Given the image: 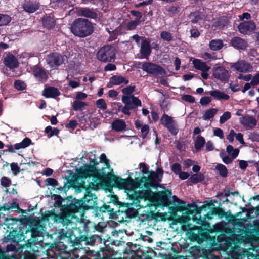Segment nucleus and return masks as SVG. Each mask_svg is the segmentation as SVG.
I'll use <instances>...</instances> for the list:
<instances>
[{"instance_id": "f257e3e1", "label": "nucleus", "mask_w": 259, "mask_h": 259, "mask_svg": "<svg viewBox=\"0 0 259 259\" xmlns=\"http://www.w3.org/2000/svg\"><path fill=\"white\" fill-rule=\"evenodd\" d=\"M101 182L100 178L91 175L90 172L88 171L82 184L86 191L83 199L71 203L61 213L54 216L55 222L65 226L60 232V239L63 241V243L66 242L72 246L74 245V241L76 237L73 234V230L77 231L81 236L84 235L83 234L87 231V226L84 223L79 221V217H82L83 209L93 208L97 205V197L91 190H98Z\"/></svg>"}, {"instance_id": "f03ea898", "label": "nucleus", "mask_w": 259, "mask_h": 259, "mask_svg": "<svg viewBox=\"0 0 259 259\" xmlns=\"http://www.w3.org/2000/svg\"><path fill=\"white\" fill-rule=\"evenodd\" d=\"M139 166L142 168V172L147 174V176L136 178L130 182L125 179L121 180L123 186L127 190V195L132 200L127 213L133 217L138 213V210L141 208L152 205L151 200L154 194L150 189L161 181L163 174V170L161 168H157L156 172H149L148 168L144 163H140Z\"/></svg>"}, {"instance_id": "7ed1b4c3", "label": "nucleus", "mask_w": 259, "mask_h": 259, "mask_svg": "<svg viewBox=\"0 0 259 259\" xmlns=\"http://www.w3.org/2000/svg\"><path fill=\"white\" fill-rule=\"evenodd\" d=\"M45 232V227L39 224L33 227L31 231L26 232V234H30L31 238L27 240V249L23 254L24 259H36L34 252L38 251V248L35 246L42 242Z\"/></svg>"}, {"instance_id": "20e7f679", "label": "nucleus", "mask_w": 259, "mask_h": 259, "mask_svg": "<svg viewBox=\"0 0 259 259\" xmlns=\"http://www.w3.org/2000/svg\"><path fill=\"white\" fill-rule=\"evenodd\" d=\"M26 238V236L24 235L23 232L21 229H15L10 231L4 238L7 242L12 241L15 243V244L8 245L7 249L8 251H11L13 253L16 259L24 258L23 254L27 249V242L23 246L19 244V242L25 240Z\"/></svg>"}, {"instance_id": "39448f33", "label": "nucleus", "mask_w": 259, "mask_h": 259, "mask_svg": "<svg viewBox=\"0 0 259 259\" xmlns=\"http://www.w3.org/2000/svg\"><path fill=\"white\" fill-rule=\"evenodd\" d=\"M71 32L76 36L84 37L90 35L93 31L92 23L87 19L78 18L73 22L71 26Z\"/></svg>"}, {"instance_id": "423d86ee", "label": "nucleus", "mask_w": 259, "mask_h": 259, "mask_svg": "<svg viewBox=\"0 0 259 259\" xmlns=\"http://www.w3.org/2000/svg\"><path fill=\"white\" fill-rule=\"evenodd\" d=\"M189 214H192V211L188 210L187 215H183L182 217L183 224L182 226V229L185 231H187L188 234L192 239L196 240L200 234V230L198 227L192 225L190 221L191 217L188 215Z\"/></svg>"}, {"instance_id": "0eeeda50", "label": "nucleus", "mask_w": 259, "mask_h": 259, "mask_svg": "<svg viewBox=\"0 0 259 259\" xmlns=\"http://www.w3.org/2000/svg\"><path fill=\"white\" fill-rule=\"evenodd\" d=\"M114 49L109 45L101 48L97 54V59L103 62H111L115 59Z\"/></svg>"}, {"instance_id": "6e6552de", "label": "nucleus", "mask_w": 259, "mask_h": 259, "mask_svg": "<svg viewBox=\"0 0 259 259\" xmlns=\"http://www.w3.org/2000/svg\"><path fill=\"white\" fill-rule=\"evenodd\" d=\"M138 65L141 66L143 71L150 74L162 77L165 73L161 67L151 62H138Z\"/></svg>"}, {"instance_id": "1a4fd4ad", "label": "nucleus", "mask_w": 259, "mask_h": 259, "mask_svg": "<svg viewBox=\"0 0 259 259\" xmlns=\"http://www.w3.org/2000/svg\"><path fill=\"white\" fill-rule=\"evenodd\" d=\"M161 123L166 127L172 135H176L178 132V127L177 123L172 117L166 114H163L160 119Z\"/></svg>"}, {"instance_id": "9d476101", "label": "nucleus", "mask_w": 259, "mask_h": 259, "mask_svg": "<svg viewBox=\"0 0 259 259\" xmlns=\"http://www.w3.org/2000/svg\"><path fill=\"white\" fill-rule=\"evenodd\" d=\"M230 67L235 71L243 73L250 72L253 69L252 66L244 60H239L236 63H231Z\"/></svg>"}, {"instance_id": "9b49d317", "label": "nucleus", "mask_w": 259, "mask_h": 259, "mask_svg": "<svg viewBox=\"0 0 259 259\" xmlns=\"http://www.w3.org/2000/svg\"><path fill=\"white\" fill-rule=\"evenodd\" d=\"M47 62L48 64L51 68H56L63 63V58L60 54L58 53H53L47 57Z\"/></svg>"}, {"instance_id": "f8f14e48", "label": "nucleus", "mask_w": 259, "mask_h": 259, "mask_svg": "<svg viewBox=\"0 0 259 259\" xmlns=\"http://www.w3.org/2000/svg\"><path fill=\"white\" fill-rule=\"evenodd\" d=\"M212 76L221 81H227L229 79L230 74L228 71L224 67L219 66L213 68Z\"/></svg>"}, {"instance_id": "ddd939ff", "label": "nucleus", "mask_w": 259, "mask_h": 259, "mask_svg": "<svg viewBox=\"0 0 259 259\" xmlns=\"http://www.w3.org/2000/svg\"><path fill=\"white\" fill-rule=\"evenodd\" d=\"M256 28V25L253 21H245L239 24L238 29L240 33L247 34L253 31Z\"/></svg>"}, {"instance_id": "4468645a", "label": "nucleus", "mask_w": 259, "mask_h": 259, "mask_svg": "<svg viewBox=\"0 0 259 259\" xmlns=\"http://www.w3.org/2000/svg\"><path fill=\"white\" fill-rule=\"evenodd\" d=\"M122 101L125 105L131 106L132 108H135L141 106V102L139 99L133 95H124L122 97Z\"/></svg>"}, {"instance_id": "2eb2a0df", "label": "nucleus", "mask_w": 259, "mask_h": 259, "mask_svg": "<svg viewBox=\"0 0 259 259\" xmlns=\"http://www.w3.org/2000/svg\"><path fill=\"white\" fill-rule=\"evenodd\" d=\"M75 12L77 15L79 16H83L92 19H96L98 17L97 13L88 8H76Z\"/></svg>"}, {"instance_id": "dca6fc26", "label": "nucleus", "mask_w": 259, "mask_h": 259, "mask_svg": "<svg viewBox=\"0 0 259 259\" xmlns=\"http://www.w3.org/2000/svg\"><path fill=\"white\" fill-rule=\"evenodd\" d=\"M241 124L246 130H251L256 125V120L252 116H245L240 118Z\"/></svg>"}, {"instance_id": "f3484780", "label": "nucleus", "mask_w": 259, "mask_h": 259, "mask_svg": "<svg viewBox=\"0 0 259 259\" xmlns=\"http://www.w3.org/2000/svg\"><path fill=\"white\" fill-rule=\"evenodd\" d=\"M3 57L4 63L7 67L10 68H14L18 66L19 63L17 59L12 54L5 53Z\"/></svg>"}, {"instance_id": "a211bd4d", "label": "nucleus", "mask_w": 259, "mask_h": 259, "mask_svg": "<svg viewBox=\"0 0 259 259\" xmlns=\"http://www.w3.org/2000/svg\"><path fill=\"white\" fill-rule=\"evenodd\" d=\"M32 71L33 75L38 81L44 82L47 79V74L42 68L36 65L33 67Z\"/></svg>"}, {"instance_id": "6ab92c4d", "label": "nucleus", "mask_w": 259, "mask_h": 259, "mask_svg": "<svg viewBox=\"0 0 259 259\" xmlns=\"http://www.w3.org/2000/svg\"><path fill=\"white\" fill-rule=\"evenodd\" d=\"M150 44L146 39H143L141 42L140 53L142 58L148 59L151 53Z\"/></svg>"}, {"instance_id": "aec40b11", "label": "nucleus", "mask_w": 259, "mask_h": 259, "mask_svg": "<svg viewBox=\"0 0 259 259\" xmlns=\"http://www.w3.org/2000/svg\"><path fill=\"white\" fill-rule=\"evenodd\" d=\"M110 83L114 85H126L128 83V80L125 77L121 75H114L110 78Z\"/></svg>"}, {"instance_id": "412c9836", "label": "nucleus", "mask_w": 259, "mask_h": 259, "mask_svg": "<svg viewBox=\"0 0 259 259\" xmlns=\"http://www.w3.org/2000/svg\"><path fill=\"white\" fill-rule=\"evenodd\" d=\"M111 127L116 132H123L126 130V124L123 120L116 119L112 122Z\"/></svg>"}, {"instance_id": "4be33fe9", "label": "nucleus", "mask_w": 259, "mask_h": 259, "mask_svg": "<svg viewBox=\"0 0 259 259\" xmlns=\"http://www.w3.org/2000/svg\"><path fill=\"white\" fill-rule=\"evenodd\" d=\"M232 45L238 49H245L247 47L246 41L239 37H235L232 39L231 41Z\"/></svg>"}, {"instance_id": "5701e85b", "label": "nucleus", "mask_w": 259, "mask_h": 259, "mask_svg": "<svg viewBox=\"0 0 259 259\" xmlns=\"http://www.w3.org/2000/svg\"><path fill=\"white\" fill-rule=\"evenodd\" d=\"M39 4L37 2H27L23 5L24 10L29 13H32L39 9Z\"/></svg>"}, {"instance_id": "b1692460", "label": "nucleus", "mask_w": 259, "mask_h": 259, "mask_svg": "<svg viewBox=\"0 0 259 259\" xmlns=\"http://www.w3.org/2000/svg\"><path fill=\"white\" fill-rule=\"evenodd\" d=\"M192 63L194 67L196 69L199 70L202 72L208 71L210 69V67L208 66L205 62L199 59H195L193 61Z\"/></svg>"}, {"instance_id": "393cba45", "label": "nucleus", "mask_w": 259, "mask_h": 259, "mask_svg": "<svg viewBox=\"0 0 259 259\" xmlns=\"http://www.w3.org/2000/svg\"><path fill=\"white\" fill-rule=\"evenodd\" d=\"M42 23L44 27L48 29H51L55 25V21L51 15H47L42 18Z\"/></svg>"}, {"instance_id": "a878e982", "label": "nucleus", "mask_w": 259, "mask_h": 259, "mask_svg": "<svg viewBox=\"0 0 259 259\" xmlns=\"http://www.w3.org/2000/svg\"><path fill=\"white\" fill-rule=\"evenodd\" d=\"M59 94L58 90L54 87H48L45 89L42 93V95L47 98H54L59 96Z\"/></svg>"}, {"instance_id": "bb28decb", "label": "nucleus", "mask_w": 259, "mask_h": 259, "mask_svg": "<svg viewBox=\"0 0 259 259\" xmlns=\"http://www.w3.org/2000/svg\"><path fill=\"white\" fill-rule=\"evenodd\" d=\"M210 95L217 100H227L229 99V96L218 90L211 91Z\"/></svg>"}, {"instance_id": "cd10ccee", "label": "nucleus", "mask_w": 259, "mask_h": 259, "mask_svg": "<svg viewBox=\"0 0 259 259\" xmlns=\"http://www.w3.org/2000/svg\"><path fill=\"white\" fill-rule=\"evenodd\" d=\"M153 233L149 231H145L139 234V240L143 242L147 241L148 243H152L153 239L151 237Z\"/></svg>"}, {"instance_id": "c85d7f7f", "label": "nucleus", "mask_w": 259, "mask_h": 259, "mask_svg": "<svg viewBox=\"0 0 259 259\" xmlns=\"http://www.w3.org/2000/svg\"><path fill=\"white\" fill-rule=\"evenodd\" d=\"M224 44L221 39H213L210 41L209 48L213 51L220 50L223 47Z\"/></svg>"}, {"instance_id": "c756f323", "label": "nucleus", "mask_w": 259, "mask_h": 259, "mask_svg": "<svg viewBox=\"0 0 259 259\" xmlns=\"http://www.w3.org/2000/svg\"><path fill=\"white\" fill-rule=\"evenodd\" d=\"M87 104L79 100H75L72 104L73 109L75 111H82L84 109Z\"/></svg>"}, {"instance_id": "7c9ffc66", "label": "nucleus", "mask_w": 259, "mask_h": 259, "mask_svg": "<svg viewBox=\"0 0 259 259\" xmlns=\"http://www.w3.org/2000/svg\"><path fill=\"white\" fill-rule=\"evenodd\" d=\"M31 142V141L29 138H25L21 142L15 144L14 147L16 150L25 148L30 145Z\"/></svg>"}, {"instance_id": "2f4dec72", "label": "nucleus", "mask_w": 259, "mask_h": 259, "mask_svg": "<svg viewBox=\"0 0 259 259\" xmlns=\"http://www.w3.org/2000/svg\"><path fill=\"white\" fill-rule=\"evenodd\" d=\"M218 110L215 108H211L206 111L203 115V119L206 120L212 118L217 114Z\"/></svg>"}, {"instance_id": "473e14b6", "label": "nucleus", "mask_w": 259, "mask_h": 259, "mask_svg": "<svg viewBox=\"0 0 259 259\" xmlns=\"http://www.w3.org/2000/svg\"><path fill=\"white\" fill-rule=\"evenodd\" d=\"M205 143V140L204 138L201 136H198L197 137L196 140L195 141V147L196 150L197 151H199L201 149V148L203 147Z\"/></svg>"}, {"instance_id": "72a5a7b5", "label": "nucleus", "mask_w": 259, "mask_h": 259, "mask_svg": "<svg viewBox=\"0 0 259 259\" xmlns=\"http://www.w3.org/2000/svg\"><path fill=\"white\" fill-rule=\"evenodd\" d=\"M157 246L161 249L169 251L172 248V245L170 242H159L157 243Z\"/></svg>"}, {"instance_id": "f704fd0d", "label": "nucleus", "mask_w": 259, "mask_h": 259, "mask_svg": "<svg viewBox=\"0 0 259 259\" xmlns=\"http://www.w3.org/2000/svg\"><path fill=\"white\" fill-rule=\"evenodd\" d=\"M226 151L229 154L233 157V158H236L239 152L238 149H234L233 146L230 145L227 146Z\"/></svg>"}, {"instance_id": "c9c22d12", "label": "nucleus", "mask_w": 259, "mask_h": 259, "mask_svg": "<svg viewBox=\"0 0 259 259\" xmlns=\"http://www.w3.org/2000/svg\"><path fill=\"white\" fill-rule=\"evenodd\" d=\"M215 168L219 172V174L221 176L226 177L227 176L228 170L225 165L221 164H218L216 166Z\"/></svg>"}, {"instance_id": "e433bc0d", "label": "nucleus", "mask_w": 259, "mask_h": 259, "mask_svg": "<svg viewBox=\"0 0 259 259\" xmlns=\"http://www.w3.org/2000/svg\"><path fill=\"white\" fill-rule=\"evenodd\" d=\"M11 21V18L9 15L0 14V26L7 25Z\"/></svg>"}, {"instance_id": "4c0bfd02", "label": "nucleus", "mask_w": 259, "mask_h": 259, "mask_svg": "<svg viewBox=\"0 0 259 259\" xmlns=\"http://www.w3.org/2000/svg\"><path fill=\"white\" fill-rule=\"evenodd\" d=\"M160 37L164 40L171 41L173 40V36L170 32L163 31L160 33Z\"/></svg>"}, {"instance_id": "58836bf2", "label": "nucleus", "mask_w": 259, "mask_h": 259, "mask_svg": "<svg viewBox=\"0 0 259 259\" xmlns=\"http://www.w3.org/2000/svg\"><path fill=\"white\" fill-rule=\"evenodd\" d=\"M190 179L193 183H197L203 180L204 176L201 173L194 174L191 176Z\"/></svg>"}, {"instance_id": "ea45409f", "label": "nucleus", "mask_w": 259, "mask_h": 259, "mask_svg": "<svg viewBox=\"0 0 259 259\" xmlns=\"http://www.w3.org/2000/svg\"><path fill=\"white\" fill-rule=\"evenodd\" d=\"M45 132L48 134L49 137H51L53 135H57L59 131L55 128H53L51 126H48L46 128Z\"/></svg>"}, {"instance_id": "a19ab883", "label": "nucleus", "mask_w": 259, "mask_h": 259, "mask_svg": "<svg viewBox=\"0 0 259 259\" xmlns=\"http://www.w3.org/2000/svg\"><path fill=\"white\" fill-rule=\"evenodd\" d=\"M84 253V250L80 248L76 250L73 253V255L75 257V259H88V258L83 257Z\"/></svg>"}, {"instance_id": "79ce46f5", "label": "nucleus", "mask_w": 259, "mask_h": 259, "mask_svg": "<svg viewBox=\"0 0 259 259\" xmlns=\"http://www.w3.org/2000/svg\"><path fill=\"white\" fill-rule=\"evenodd\" d=\"M231 117V113L229 111L225 112L220 118V123L223 124Z\"/></svg>"}, {"instance_id": "37998d69", "label": "nucleus", "mask_w": 259, "mask_h": 259, "mask_svg": "<svg viewBox=\"0 0 259 259\" xmlns=\"http://www.w3.org/2000/svg\"><path fill=\"white\" fill-rule=\"evenodd\" d=\"M220 157L222 158L223 162L225 164H229L232 162L233 159H234L235 158H233L232 156H226L225 153H220Z\"/></svg>"}, {"instance_id": "c03bdc74", "label": "nucleus", "mask_w": 259, "mask_h": 259, "mask_svg": "<svg viewBox=\"0 0 259 259\" xmlns=\"http://www.w3.org/2000/svg\"><path fill=\"white\" fill-rule=\"evenodd\" d=\"M15 88L18 90H23L26 88V84L24 82L18 80L14 83Z\"/></svg>"}, {"instance_id": "a18cd8bd", "label": "nucleus", "mask_w": 259, "mask_h": 259, "mask_svg": "<svg viewBox=\"0 0 259 259\" xmlns=\"http://www.w3.org/2000/svg\"><path fill=\"white\" fill-rule=\"evenodd\" d=\"M96 106L102 110H105L107 108V105L103 99H100L96 101Z\"/></svg>"}, {"instance_id": "49530a36", "label": "nucleus", "mask_w": 259, "mask_h": 259, "mask_svg": "<svg viewBox=\"0 0 259 259\" xmlns=\"http://www.w3.org/2000/svg\"><path fill=\"white\" fill-rule=\"evenodd\" d=\"M201 57L205 60H212L216 59V57L214 55L207 52H205L202 54Z\"/></svg>"}, {"instance_id": "de8ad7c7", "label": "nucleus", "mask_w": 259, "mask_h": 259, "mask_svg": "<svg viewBox=\"0 0 259 259\" xmlns=\"http://www.w3.org/2000/svg\"><path fill=\"white\" fill-rule=\"evenodd\" d=\"M140 129L141 133V137H142L143 138H145L149 133V126L146 124L143 125V126H142Z\"/></svg>"}, {"instance_id": "09e8293b", "label": "nucleus", "mask_w": 259, "mask_h": 259, "mask_svg": "<svg viewBox=\"0 0 259 259\" xmlns=\"http://www.w3.org/2000/svg\"><path fill=\"white\" fill-rule=\"evenodd\" d=\"M139 23V19L129 22L127 25V29L130 30L134 29Z\"/></svg>"}, {"instance_id": "8fccbe9b", "label": "nucleus", "mask_w": 259, "mask_h": 259, "mask_svg": "<svg viewBox=\"0 0 259 259\" xmlns=\"http://www.w3.org/2000/svg\"><path fill=\"white\" fill-rule=\"evenodd\" d=\"M100 162L104 163L106 168H109V160L107 158V157L105 154L103 153L101 155L100 157Z\"/></svg>"}, {"instance_id": "3c124183", "label": "nucleus", "mask_w": 259, "mask_h": 259, "mask_svg": "<svg viewBox=\"0 0 259 259\" xmlns=\"http://www.w3.org/2000/svg\"><path fill=\"white\" fill-rule=\"evenodd\" d=\"M135 89V86H128L123 88L122 92L124 94L128 95L131 94L134 91Z\"/></svg>"}, {"instance_id": "603ef678", "label": "nucleus", "mask_w": 259, "mask_h": 259, "mask_svg": "<svg viewBox=\"0 0 259 259\" xmlns=\"http://www.w3.org/2000/svg\"><path fill=\"white\" fill-rule=\"evenodd\" d=\"M199 19H204L205 20L210 21V18L209 16H205L204 14H200L195 18V19L193 20L192 22L193 23H197Z\"/></svg>"}, {"instance_id": "864d4df0", "label": "nucleus", "mask_w": 259, "mask_h": 259, "mask_svg": "<svg viewBox=\"0 0 259 259\" xmlns=\"http://www.w3.org/2000/svg\"><path fill=\"white\" fill-rule=\"evenodd\" d=\"M133 108H131V106L129 107L128 105H125L124 107H122V106H119L118 107L119 110H121V111L125 114L130 115L131 114V112H130V109H133Z\"/></svg>"}, {"instance_id": "5fc2aeb1", "label": "nucleus", "mask_w": 259, "mask_h": 259, "mask_svg": "<svg viewBox=\"0 0 259 259\" xmlns=\"http://www.w3.org/2000/svg\"><path fill=\"white\" fill-rule=\"evenodd\" d=\"M172 170L174 172L179 175L181 172V166L178 163H175L172 166Z\"/></svg>"}, {"instance_id": "6e6d98bb", "label": "nucleus", "mask_w": 259, "mask_h": 259, "mask_svg": "<svg viewBox=\"0 0 259 259\" xmlns=\"http://www.w3.org/2000/svg\"><path fill=\"white\" fill-rule=\"evenodd\" d=\"M1 185L5 187H8L11 183V181L6 177L2 178L1 180Z\"/></svg>"}, {"instance_id": "4d7b16f0", "label": "nucleus", "mask_w": 259, "mask_h": 259, "mask_svg": "<svg viewBox=\"0 0 259 259\" xmlns=\"http://www.w3.org/2000/svg\"><path fill=\"white\" fill-rule=\"evenodd\" d=\"M182 99L185 101L189 103H194L195 102V98L191 95H185L182 97Z\"/></svg>"}, {"instance_id": "13d9d810", "label": "nucleus", "mask_w": 259, "mask_h": 259, "mask_svg": "<svg viewBox=\"0 0 259 259\" xmlns=\"http://www.w3.org/2000/svg\"><path fill=\"white\" fill-rule=\"evenodd\" d=\"M46 182L47 185H52L55 187L58 185L57 181L52 178H48L46 179Z\"/></svg>"}, {"instance_id": "bf43d9fd", "label": "nucleus", "mask_w": 259, "mask_h": 259, "mask_svg": "<svg viewBox=\"0 0 259 259\" xmlns=\"http://www.w3.org/2000/svg\"><path fill=\"white\" fill-rule=\"evenodd\" d=\"M211 101V99L209 97H204L200 99V104L202 105H206Z\"/></svg>"}, {"instance_id": "052dcab7", "label": "nucleus", "mask_w": 259, "mask_h": 259, "mask_svg": "<svg viewBox=\"0 0 259 259\" xmlns=\"http://www.w3.org/2000/svg\"><path fill=\"white\" fill-rule=\"evenodd\" d=\"M214 135L219 137L221 139L224 138V133L222 130L219 128L215 129L213 131Z\"/></svg>"}, {"instance_id": "680f3d73", "label": "nucleus", "mask_w": 259, "mask_h": 259, "mask_svg": "<svg viewBox=\"0 0 259 259\" xmlns=\"http://www.w3.org/2000/svg\"><path fill=\"white\" fill-rule=\"evenodd\" d=\"M11 170L16 175L19 172L20 168L18 164L15 163H12L10 165Z\"/></svg>"}, {"instance_id": "e2e57ef3", "label": "nucleus", "mask_w": 259, "mask_h": 259, "mask_svg": "<svg viewBox=\"0 0 259 259\" xmlns=\"http://www.w3.org/2000/svg\"><path fill=\"white\" fill-rule=\"evenodd\" d=\"M251 84L253 86H256L259 84V73H257L251 81Z\"/></svg>"}, {"instance_id": "0e129e2a", "label": "nucleus", "mask_w": 259, "mask_h": 259, "mask_svg": "<svg viewBox=\"0 0 259 259\" xmlns=\"http://www.w3.org/2000/svg\"><path fill=\"white\" fill-rule=\"evenodd\" d=\"M236 133L234 130L231 129L230 131L229 134L227 136V139L230 142H232L234 140V137L235 136Z\"/></svg>"}, {"instance_id": "69168bd1", "label": "nucleus", "mask_w": 259, "mask_h": 259, "mask_svg": "<svg viewBox=\"0 0 259 259\" xmlns=\"http://www.w3.org/2000/svg\"><path fill=\"white\" fill-rule=\"evenodd\" d=\"M251 78L252 75L251 74L243 75L242 74H240L238 76V78L239 79H243L246 81L250 80L251 79Z\"/></svg>"}, {"instance_id": "338daca9", "label": "nucleus", "mask_w": 259, "mask_h": 259, "mask_svg": "<svg viewBox=\"0 0 259 259\" xmlns=\"http://www.w3.org/2000/svg\"><path fill=\"white\" fill-rule=\"evenodd\" d=\"M87 97V95L82 92H77L75 100H80L85 99Z\"/></svg>"}, {"instance_id": "774afa93", "label": "nucleus", "mask_w": 259, "mask_h": 259, "mask_svg": "<svg viewBox=\"0 0 259 259\" xmlns=\"http://www.w3.org/2000/svg\"><path fill=\"white\" fill-rule=\"evenodd\" d=\"M116 67L114 64L109 63L106 65L104 68L105 71H113L116 70Z\"/></svg>"}]
</instances>
